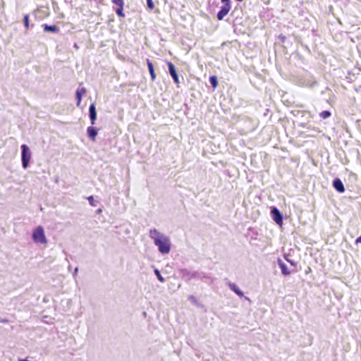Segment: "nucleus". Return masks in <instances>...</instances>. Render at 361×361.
<instances>
[{"label":"nucleus","mask_w":361,"mask_h":361,"mask_svg":"<svg viewBox=\"0 0 361 361\" xmlns=\"http://www.w3.org/2000/svg\"><path fill=\"white\" fill-rule=\"evenodd\" d=\"M150 236L161 253L167 254L170 252L171 245L168 237L161 235L156 229L150 231Z\"/></svg>","instance_id":"nucleus-1"},{"label":"nucleus","mask_w":361,"mask_h":361,"mask_svg":"<svg viewBox=\"0 0 361 361\" xmlns=\"http://www.w3.org/2000/svg\"><path fill=\"white\" fill-rule=\"evenodd\" d=\"M32 239L35 243L46 245L47 240L42 226H38L32 232Z\"/></svg>","instance_id":"nucleus-2"},{"label":"nucleus","mask_w":361,"mask_h":361,"mask_svg":"<svg viewBox=\"0 0 361 361\" xmlns=\"http://www.w3.org/2000/svg\"><path fill=\"white\" fill-rule=\"evenodd\" d=\"M22 149V165L23 169H27L31 159V152L26 145H21Z\"/></svg>","instance_id":"nucleus-3"},{"label":"nucleus","mask_w":361,"mask_h":361,"mask_svg":"<svg viewBox=\"0 0 361 361\" xmlns=\"http://www.w3.org/2000/svg\"><path fill=\"white\" fill-rule=\"evenodd\" d=\"M221 2L224 4V6L221 7L216 16L219 20H223L231 8L230 0H221Z\"/></svg>","instance_id":"nucleus-4"},{"label":"nucleus","mask_w":361,"mask_h":361,"mask_svg":"<svg viewBox=\"0 0 361 361\" xmlns=\"http://www.w3.org/2000/svg\"><path fill=\"white\" fill-rule=\"evenodd\" d=\"M167 66L169 68V73H170L171 76L172 77L174 83L176 85L177 87H179V83H180L179 78H178V75L177 73V71L176 70L174 65L171 61H168Z\"/></svg>","instance_id":"nucleus-5"},{"label":"nucleus","mask_w":361,"mask_h":361,"mask_svg":"<svg viewBox=\"0 0 361 361\" xmlns=\"http://www.w3.org/2000/svg\"><path fill=\"white\" fill-rule=\"evenodd\" d=\"M111 2L117 6V8L115 9V12L117 14V16L121 18H124V0H111Z\"/></svg>","instance_id":"nucleus-6"},{"label":"nucleus","mask_w":361,"mask_h":361,"mask_svg":"<svg viewBox=\"0 0 361 361\" xmlns=\"http://www.w3.org/2000/svg\"><path fill=\"white\" fill-rule=\"evenodd\" d=\"M271 212L273 215V219H274V221L277 224H281L283 222V217H282V215H281V212H279V210L278 209H276V207H274L271 209Z\"/></svg>","instance_id":"nucleus-7"},{"label":"nucleus","mask_w":361,"mask_h":361,"mask_svg":"<svg viewBox=\"0 0 361 361\" xmlns=\"http://www.w3.org/2000/svg\"><path fill=\"white\" fill-rule=\"evenodd\" d=\"M89 112H90V118L91 121L92 125H94L95 123V121L97 119V111L94 104H92L90 106L89 108Z\"/></svg>","instance_id":"nucleus-8"},{"label":"nucleus","mask_w":361,"mask_h":361,"mask_svg":"<svg viewBox=\"0 0 361 361\" xmlns=\"http://www.w3.org/2000/svg\"><path fill=\"white\" fill-rule=\"evenodd\" d=\"M333 186L338 192L341 193L345 191L344 185L339 178H336L334 180Z\"/></svg>","instance_id":"nucleus-9"},{"label":"nucleus","mask_w":361,"mask_h":361,"mask_svg":"<svg viewBox=\"0 0 361 361\" xmlns=\"http://www.w3.org/2000/svg\"><path fill=\"white\" fill-rule=\"evenodd\" d=\"M147 65L150 74L151 80L152 82H154L156 80V74L154 73L153 64L149 59H147Z\"/></svg>","instance_id":"nucleus-10"},{"label":"nucleus","mask_w":361,"mask_h":361,"mask_svg":"<svg viewBox=\"0 0 361 361\" xmlns=\"http://www.w3.org/2000/svg\"><path fill=\"white\" fill-rule=\"evenodd\" d=\"M87 132L88 136L90 138V140L92 141H95L96 136L97 135V129L93 128V127H92V126H90V127L87 128Z\"/></svg>","instance_id":"nucleus-11"},{"label":"nucleus","mask_w":361,"mask_h":361,"mask_svg":"<svg viewBox=\"0 0 361 361\" xmlns=\"http://www.w3.org/2000/svg\"><path fill=\"white\" fill-rule=\"evenodd\" d=\"M42 27L44 32H58L59 31V27L55 25H48L47 24H44L42 25Z\"/></svg>","instance_id":"nucleus-12"},{"label":"nucleus","mask_w":361,"mask_h":361,"mask_svg":"<svg viewBox=\"0 0 361 361\" xmlns=\"http://www.w3.org/2000/svg\"><path fill=\"white\" fill-rule=\"evenodd\" d=\"M229 288L232 290L235 293H236L240 297H243V293L240 290L237 285L235 283H229Z\"/></svg>","instance_id":"nucleus-13"},{"label":"nucleus","mask_w":361,"mask_h":361,"mask_svg":"<svg viewBox=\"0 0 361 361\" xmlns=\"http://www.w3.org/2000/svg\"><path fill=\"white\" fill-rule=\"evenodd\" d=\"M279 265L283 275L287 276L290 274L286 265L284 263H283L281 260L279 261Z\"/></svg>","instance_id":"nucleus-14"},{"label":"nucleus","mask_w":361,"mask_h":361,"mask_svg":"<svg viewBox=\"0 0 361 361\" xmlns=\"http://www.w3.org/2000/svg\"><path fill=\"white\" fill-rule=\"evenodd\" d=\"M85 92V90L84 88L82 89L81 91H80V90H77L76 91L75 95H76V98H77V100H78V102H77V105L78 106L80 105V104L81 102V99H82V95Z\"/></svg>","instance_id":"nucleus-15"},{"label":"nucleus","mask_w":361,"mask_h":361,"mask_svg":"<svg viewBox=\"0 0 361 361\" xmlns=\"http://www.w3.org/2000/svg\"><path fill=\"white\" fill-rule=\"evenodd\" d=\"M209 82L214 89H215L218 85L217 78L215 75H212L209 78Z\"/></svg>","instance_id":"nucleus-16"},{"label":"nucleus","mask_w":361,"mask_h":361,"mask_svg":"<svg viewBox=\"0 0 361 361\" xmlns=\"http://www.w3.org/2000/svg\"><path fill=\"white\" fill-rule=\"evenodd\" d=\"M331 115V113L329 111H323L319 114L320 118L323 119H326L329 117H330Z\"/></svg>","instance_id":"nucleus-17"},{"label":"nucleus","mask_w":361,"mask_h":361,"mask_svg":"<svg viewBox=\"0 0 361 361\" xmlns=\"http://www.w3.org/2000/svg\"><path fill=\"white\" fill-rule=\"evenodd\" d=\"M24 25L26 29L29 28V15L25 14L23 17Z\"/></svg>","instance_id":"nucleus-18"},{"label":"nucleus","mask_w":361,"mask_h":361,"mask_svg":"<svg viewBox=\"0 0 361 361\" xmlns=\"http://www.w3.org/2000/svg\"><path fill=\"white\" fill-rule=\"evenodd\" d=\"M154 273L160 282H161V283L164 282V279L162 277V276L161 275V274L158 269H155Z\"/></svg>","instance_id":"nucleus-19"},{"label":"nucleus","mask_w":361,"mask_h":361,"mask_svg":"<svg viewBox=\"0 0 361 361\" xmlns=\"http://www.w3.org/2000/svg\"><path fill=\"white\" fill-rule=\"evenodd\" d=\"M87 200L90 203V204L92 207H95L96 206V204H95V202H94V197L93 196H89L87 197Z\"/></svg>","instance_id":"nucleus-20"},{"label":"nucleus","mask_w":361,"mask_h":361,"mask_svg":"<svg viewBox=\"0 0 361 361\" xmlns=\"http://www.w3.org/2000/svg\"><path fill=\"white\" fill-rule=\"evenodd\" d=\"M147 4L150 10H152L154 8V5L152 2V0H147Z\"/></svg>","instance_id":"nucleus-21"},{"label":"nucleus","mask_w":361,"mask_h":361,"mask_svg":"<svg viewBox=\"0 0 361 361\" xmlns=\"http://www.w3.org/2000/svg\"><path fill=\"white\" fill-rule=\"evenodd\" d=\"M188 299H189V300H190V302H192V303H194V304H197V300L196 297H195V296H194V295H190V296L188 297Z\"/></svg>","instance_id":"nucleus-22"},{"label":"nucleus","mask_w":361,"mask_h":361,"mask_svg":"<svg viewBox=\"0 0 361 361\" xmlns=\"http://www.w3.org/2000/svg\"><path fill=\"white\" fill-rule=\"evenodd\" d=\"M9 321L8 319H1L0 322L1 323H8Z\"/></svg>","instance_id":"nucleus-23"},{"label":"nucleus","mask_w":361,"mask_h":361,"mask_svg":"<svg viewBox=\"0 0 361 361\" xmlns=\"http://www.w3.org/2000/svg\"><path fill=\"white\" fill-rule=\"evenodd\" d=\"M355 243H356V244L361 243V235H360V237H358V238L355 240Z\"/></svg>","instance_id":"nucleus-24"}]
</instances>
